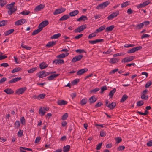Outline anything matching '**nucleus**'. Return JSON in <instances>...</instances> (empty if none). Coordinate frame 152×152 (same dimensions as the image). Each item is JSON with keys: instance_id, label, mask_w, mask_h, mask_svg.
<instances>
[{"instance_id": "f257e3e1", "label": "nucleus", "mask_w": 152, "mask_h": 152, "mask_svg": "<svg viewBox=\"0 0 152 152\" xmlns=\"http://www.w3.org/2000/svg\"><path fill=\"white\" fill-rule=\"evenodd\" d=\"M15 4V2H12L7 6V8L9 10L8 12V13L10 15L17 10V7L14 6Z\"/></svg>"}, {"instance_id": "f03ea898", "label": "nucleus", "mask_w": 152, "mask_h": 152, "mask_svg": "<svg viewBox=\"0 0 152 152\" xmlns=\"http://www.w3.org/2000/svg\"><path fill=\"white\" fill-rule=\"evenodd\" d=\"M66 10V9L63 8H61L56 10L53 13L54 15H57L61 14Z\"/></svg>"}, {"instance_id": "7ed1b4c3", "label": "nucleus", "mask_w": 152, "mask_h": 152, "mask_svg": "<svg viewBox=\"0 0 152 152\" xmlns=\"http://www.w3.org/2000/svg\"><path fill=\"white\" fill-rule=\"evenodd\" d=\"M134 58V56H132L127 57L123 59L121 62L122 63H126L130 62Z\"/></svg>"}, {"instance_id": "20e7f679", "label": "nucleus", "mask_w": 152, "mask_h": 152, "mask_svg": "<svg viewBox=\"0 0 152 152\" xmlns=\"http://www.w3.org/2000/svg\"><path fill=\"white\" fill-rule=\"evenodd\" d=\"M27 89L26 87L20 88L16 91L15 92L16 94L19 95L22 94Z\"/></svg>"}, {"instance_id": "39448f33", "label": "nucleus", "mask_w": 152, "mask_h": 152, "mask_svg": "<svg viewBox=\"0 0 152 152\" xmlns=\"http://www.w3.org/2000/svg\"><path fill=\"white\" fill-rule=\"evenodd\" d=\"M83 57V55H80L77 56L73 58L72 61L73 62H75L77 61L80 60Z\"/></svg>"}, {"instance_id": "423d86ee", "label": "nucleus", "mask_w": 152, "mask_h": 152, "mask_svg": "<svg viewBox=\"0 0 152 152\" xmlns=\"http://www.w3.org/2000/svg\"><path fill=\"white\" fill-rule=\"evenodd\" d=\"M86 27V25H83L80 26L78 28L75 29V33L80 32L81 31L84 29Z\"/></svg>"}, {"instance_id": "0eeeda50", "label": "nucleus", "mask_w": 152, "mask_h": 152, "mask_svg": "<svg viewBox=\"0 0 152 152\" xmlns=\"http://www.w3.org/2000/svg\"><path fill=\"white\" fill-rule=\"evenodd\" d=\"M45 7V5L42 4H41L37 6L34 9L35 12H38L40 11Z\"/></svg>"}, {"instance_id": "6e6552de", "label": "nucleus", "mask_w": 152, "mask_h": 152, "mask_svg": "<svg viewBox=\"0 0 152 152\" xmlns=\"http://www.w3.org/2000/svg\"><path fill=\"white\" fill-rule=\"evenodd\" d=\"M141 48L142 47L141 46H139L136 48H134L129 50L128 51V53H134L136 51L140 50Z\"/></svg>"}, {"instance_id": "1a4fd4ad", "label": "nucleus", "mask_w": 152, "mask_h": 152, "mask_svg": "<svg viewBox=\"0 0 152 152\" xmlns=\"http://www.w3.org/2000/svg\"><path fill=\"white\" fill-rule=\"evenodd\" d=\"M26 20L24 19H22L18 20L15 22V24L16 25H22L26 22Z\"/></svg>"}, {"instance_id": "9d476101", "label": "nucleus", "mask_w": 152, "mask_h": 152, "mask_svg": "<svg viewBox=\"0 0 152 152\" xmlns=\"http://www.w3.org/2000/svg\"><path fill=\"white\" fill-rule=\"evenodd\" d=\"M48 24V21H43L39 24L38 27H39L42 29L43 27L46 26Z\"/></svg>"}, {"instance_id": "9b49d317", "label": "nucleus", "mask_w": 152, "mask_h": 152, "mask_svg": "<svg viewBox=\"0 0 152 152\" xmlns=\"http://www.w3.org/2000/svg\"><path fill=\"white\" fill-rule=\"evenodd\" d=\"M48 72H45V71H43L39 73V78H42L46 77L48 75Z\"/></svg>"}, {"instance_id": "f8f14e48", "label": "nucleus", "mask_w": 152, "mask_h": 152, "mask_svg": "<svg viewBox=\"0 0 152 152\" xmlns=\"http://www.w3.org/2000/svg\"><path fill=\"white\" fill-rule=\"evenodd\" d=\"M149 2L148 1H146L145 2H144L142 4H138L137 6V8H142L144 7L145 6H146L148 5L149 3Z\"/></svg>"}, {"instance_id": "ddd939ff", "label": "nucleus", "mask_w": 152, "mask_h": 152, "mask_svg": "<svg viewBox=\"0 0 152 152\" xmlns=\"http://www.w3.org/2000/svg\"><path fill=\"white\" fill-rule=\"evenodd\" d=\"M21 79V78L20 77L15 78L10 80L8 83L9 84L14 83L20 80Z\"/></svg>"}, {"instance_id": "4468645a", "label": "nucleus", "mask_w": 152, "mask_h": 152, "mask_svg": "<svg viewBox=\"0 0 152 152\" xmlns=\"http://www.w3.org/2000/svg\"><path fill=\"white\" fill-rule=\"evenodd\" d=\"M88 71V69L87 68H84L80 70L77 72V74L78 75H81L86 72Z\"/></svg>"}, {"instance_id": "2eb2a0df", "label": "nucleus", "mask_w": 152, "mask_h": 152, "mask_svg": "<svg viewBox=\"0 0 152 152\" xmlns=\"http://www.w3.org/2000/svg\"><path fill=\"white\" fill-rule=\"evenodd\" d=\"M57 104L60 106L66 104L67 102L64 100H58L57 102Z\"/></svg>"}, {"instance_id": "dca6fc26", "label": "nucleus", "mask_w": 152, "mask_h": 152, "mask_svg": "<svg viewBox=\"0 0 152 152\" xmlns=\"http://www.w3.org/2000/svg\"><path fill=\"white\" fill-rule=\"evenodd\" d=\"M48 64L45 62H42L39 64V68L41 69H43L47 67Z\"/></svg>"}, {"instance_id": "f3484780", "label": "nucleus", "mask_w": 152, "mask_h": 152, "mask_svg": "<svg viewBox=\"0 0 152 152\" xmlns=\"http://www.w3.org/2000/svg\"><path fill=\"white\" fill-rule=\"evenodd\" d=\"M88 19V18L85 15H82L80 18L77 19V20L78 21H84L85 20H87Z\"/></svg>"}, {"instance_id": "a211bd4d", "label": "nucleus", "mask_w": 152, "mask_h": 152, "mask_svg": "<svg viewBox=\"0 0 152 152\" xmlns=\"http://www.w3.org/2000/svg\"><path fill=\"white\" fill-rule=\"evenodd\" d=\"M56 41L49 42L46 44V46L48 48L52 47L56 44Z\"/></svg>"}, {"instance_id": "6ab92c4d", "label": "nucleus", "mask_w": 152, "mask_h": 152, "mask_svg": "<svg viewBox=\"0 0 152 152\" xmlns=\"http://www.w3.org/2000/svg\"><path fill=\"white\" fill-rule=\"evenodd\" d=\"M79 12V11L78 10H76L70 12L69 13V15L72 17L78 14Z\"/></svg>"}, {"instance_id": "aec40b11", "label": "nucleus", "mask_w": 152, "mask_h": 152, "mask_svg": "<svg viewBox=\"0 0 152 152\" xmlns=\"http://www.w3.org/2000/svg\"><path fill=\"white\" fill-rule=\"evenodd\" d=\"M4 91L8 94H10L14 93V91L11 88H7L5 89Z\"/></svg>"}, {"instance_id": "412c9836", "label": "nucleus", "mask_w": 152, "mask_h": 152, "mask_svg": "<svg viewBox=\"0 0 152 152\" xmlns=\"http://www.w3.org/2000/svg\"><path fill=\"white\" fill-rule=\"evenodd\" d=\"M59 75L58 74H54L49 76L48 78V79L49 80H51L53 79L54 78H56Z\"/></svg>"}, {"instance_id": "4be33fe9", "label": "nucleus", "mask_w": 152, "mask_h": 152, "mask_svg": "<svg viewBox=\"0 0 152 152\" xmlns=\"http://www.w3.org/2000/svg\"><path fill=\"white\" fill-rule=\"evenodd\" d=\"M69 18V15H65L61 17L60 19V21H64L68 19Z\"/></svg>"}, {"instance_id": "5701e85b", "label": "nucleus", "mask_w": 152, "mask_h": 152, "mask_svg": "<svg viewBox=\"0 0 152 152\" xmlns=\"http://www.w3.org/2000/svg\"><path fill=\"white\" fill-rule=\"evenodd\" d=\"M45 111L44 110V109L42 107H41L39 110V114L41 115H44L45 113Z\"/></svg>"}, {"instance_id": "b1692460", "label": "nucleus", "mask_w": 152, "mask_h": 152, "mask_svg": "<svg viewBox=\"0 0 152 152\" xmlns=\"http://www.w3.org/2000/svg\"><path fill=\"white\" fill-rule=\"evenodd\" d=\"M96 100V99L95 96H93L89 99V102L90 103L95 102Z\"/></svg>"}, {"instance_id": "393cba45", "label": "nucleus", "mask_w": 152, "mask_h": 152, "mask_svg": "<svg viewBox=\"0 0 152 152\" xmlns=\"http://www.w3.org/2000/svg\"><path fill=\"white\" fill-rule=\"evenodd\" d=\"M105 26H102L99 28H98L97 29L96 31V32L97 33L98 32H100L103 30H104L105 28Z\"/></svg>"}, {"instance_id": "a878e982", "label": "nucleus", "mask_w": 152, "mask_h": 152, "mask_svg": "<svg viewBox=\"0 0 152 152\" xmlns=\"http://www.w3.org/2000/svg\"><path fill=\"white\" fill-rule=\"evenodd\" d=\"M114 25H111L106 28V31H111L114 28Z\"/></svg>"}, {"instance_id": "bb28decb", "label": "nucleus", "mask_w": 152, "mask_h": 152, "mask_svg": "<svg viewBox=\"0 0 152 152\" xmlns=\"http://www.w3.org/2000/svg\"><path fill=\"white\" fill-rule=\"evenodd\" d=\"M116 90L115 88H114L112 90L110 91L109 93V95L110 96V98H112L113 95L116 92Z\"/></svg>"}, {"instance_id": "cd10ccee", "label": "nucleus", "mask_w": 152, "mask_h": 152, "mask_svg": "<svg viewBox=\"0 0 152 152\" xmlns=\"http://www.w3.org/2000/svg\"><path fill=\"white\" fill-rule=\"evenodd\" d=\"M61 36V34L60 33L54 34L51 37V38L52 39H57L60 37Z\"/></svg>"}, {"instance_id": "c85d7f7f", "label": "nucleus", "mask_w": 152, "mask_h": 152, "mask_svg": "<svg viewBox=\"0 0 152 152\" xmlns=\"http://www.w3.org/2000/svg\"><path fill=\"white\" fill-rule=\"evenodd\" d=\"M14 31V30L13 29L9 30L5 33V36H8L12 33Z\"/></svg>"}, {"instance_id": "c756f323", "label": "nucleus", "mask_w": 152, "mask_h": 152, "mask_svg": "<svg viewBox=\"0 0 152 152\" xmlns=\"http://www.w3.org/2000/svg\"><path fill=\"white\" fill-rule=\"evenodd\" d=\"M116 106V103L115 102H113L111 104H108V107L110 109H113Z\"/></svg>"}, {"instance_id": "7c9ffc66", "label": "nucleus", "mask_w": 152, "mask_h": 152, "mask_svg": "<svg viewBox=\"0 0 152 152\" xmlns=\"http://www.w3.org/2000/svg\"><path fill=\"white\" fill-rule=\"evenodd\" d=\"M87 102V99L85 98L82 99L80 101V104L81 105L86 104Z\"/></svg>"}, {"instance_id": "2f4dec72", "label": "nucleus", "mask_w": 152, "mask_h": 152, "mask_svg": "<svg viewBox=\"0 0 152 152\" xmlns=\"http://www.w3.org/2000/svg\"><path fill=\"white\" fill-rule=\"evenodd\" d=\"M128 96L126 94L123 95L121 100V102H124L128 98Z\"/></svg>"}, {"instance_id": "473e14b6", "label": "nucleus", "mask_w": 152, "mask_h": 152, "mask_svg": "<svg viewBox=\"0 0 152 152\" xmlns=\"http://www.w3.org/2000/svg\"><path fill=\"white\" fill-rule=\"evenodd\" d=\"M21 69V68L20 67H17L14 68L13 70L12 71V73H14L16 72L20 71Z\"/></svg>"}, {"instance_id": "72a5a7b5", "label": "nucleus", "mask_w": 152, "mask_h": 152, "mask_svg": "<svg viewBox=\"0 0 152 152\" xmlns=\"http://www.w3.org/2000/svg\"><path fill=\"white\" fill-rule=\"evenodd\" d=\"M38 29L35 30L34 31L32 34V35H35L38 33H39L42 30V29L40 28L39 27H38Z\"/></svg>"}, {"instance_id": "f704fd0d", "label": "nucleus", "mask_w": 152, "mask_h": 152, "mask_svg": "<svg viewBox=\"0 0 152 152\" xmlns=\"http://www.w3.org/2000/svg\"><path fill=\"white\" fill-rule=\"evenodd\" d=\"M30 13V12L28 10H25L22 12L20 13V14L25 15H27Z\"/></svg>"}, {"instance_id": "c9c22d12", "label": "nucleus", "mask_w": 152, "mask_h": 152, "mask_svg": "<svg viewBox=\"0 0 152 152\" xmlns=\"http://www.w3.org/2000/svg\"><path fill=\"white\" fill-rule=\"evenodd\" d=\"M118 61V60L116 58H111L110 59V63L112 64L115 63L117 62Z\"/></svg>"}, {"instance_id": "e433bc0d", "label": "nucleus", "mask_w": 152, "mask_h": 152, "mask_svg": "<svg viewBox=\"0 0 152 152\" xmlns=\"http://www.w3.org/2000/svg\"><path fill=\"white\" fill-rule=\"evenodd\" d=\"M70 146L68 145L64 146L63 148V151L64 152H67L70 149Z\"/></svg>"}, {"instance_id": "4c0bfd02", "label": "nucleus", "mask_w": 152, "mask_h": 152, "mask_svg": "<svg viewBox=\"0 0 152 152\" xmlns=\"http://www.w3.org/2000/svg\"><path fill=\"white\" fill-rule=\"evenodd\" d=\"M97 33H96V31H95L94 32L90 34L89 35L88 37V38L91 39L92 38L95 37L96 36V34Z\"/></svg>"}, {"instance_id": "58836bf2", "label": "nucleus", "mask_w": 152, "mask_h": 152, "mask_svg": "<svg viewBox=\"0 0 152 152\" xmlns=\"http://www.w3.org/2000/svg\"><path fill=\"white\" fill-rule=\"evenodd\" d=\"M45 96V95L44 94H41L38 96V99L40 100L41 99H43Z\"/></svg>"}, {"instance_id": "ea45409f", "label": "nucleus", "mask_w": 152, "mask_h": 152, "mask_svg": "<svg viewBox=\"0 0 152 152\" xmlns=\"http://www.w3.org/2000/svg\"><path fill=\"white\" fill-rule=\"evenodd\" d=\"M7 21L6 20H3L1 21L0 22V26H3L5 25H6L7 23Z\"/></svg>"}, {"instance_id": "a19ab883", "label": "nucleus", "mask_w": 152, "mask_h": 152, "mask_svg": "<svg viewBox=\"0 0 152 152\" xmlns=\"http://www.w3.org/2000/svg\"><path fill=\"white\" fill-rule=\"evenodd\" d=\"M21 47L23 48H25L27 50H30L31 49V48L30 47L28 46H27L24 45L23 43L21 44Z\"/></svg>"}, {"instance_id": "79ce46f5", "label": "nucleus", "mask_w": 152, "mask_h": 152, "mask_svg": "<svg viewBox=\"0 0 152 152\" xmlns=\"http://www.w3.org/2000/svg\"><path fill=\"white\" fill-rule=\"evenodd\" d=\"M68 117V114L67 113H65L62 116L61 119L63 120H65Z\"/></svg>"}, {"instance_id": "37998d69", "label": "nucleus", "mask_w": 152, "mask_h": 152, "mask_svg": "<svg viewBox=\"0 0 152 152\" xmlns=\"http://www.w3.org/2000/svg\"><path fill=\"white\" fill-rule=\"evenodd\" d=\"M135 46L134 44H126L124 45V47L126 48H129L130 47H132Z\"/></svg>"}, {"instance_id": "c03bdc74", "label": "nucleus", "mask_w": 152, "mask_h": 152, "mask_svg": "<svg viewBox=\"0 0 152 152\" xmlns=\"http://www.w3.org/2000/svg\"><path fill=\"white\" fill-rule=\"evenodd\" d=\"M110 3V2L108 1H107L105 2H104L102 3L104 8L107 7Z\"/></svg>"}, {"instance_id": "a18cd8bd", "label": "nucleus", "mask_w": 152, "mask_h": 152, "mask_svg": "<svg viewBox=\"0 0 152 152\" xmlns=\"http://www.w3.org/2000/svg\"><path fill=\"white\" fill-rule=\"evenodd\" d=\"M152 84V82L149 80L148 81L145 85V87L146 88H148Z\"/></svg>"}, {"instance_id": "49530a36", "label": "nucleus", "mask_w": 152, "mask_h": 152, "mask_svg": "<svg viewBox=\"0 0 152 152\" xmlns=\"http://www.w3.org/2000/svg\"><path fill=\"white\" fill-rule=\"evenodd\" d=\"M37 69V68L36 67L33 68H32L31 69L28 70V72L29 73H32L34 72L35 71H36Z\"/></svg>"}, {"instance_id": "de8ad7c7", "label": "nucleus", "mask_w": 152, "mask_h": 152, "mask_svg": "<svg viewBox=\"0 0 152 152\" xmlns=\"http://www.w3.org/2000/svg\"><path fill=\"white\" fill-rule=\"evenodd\" d=\"M144 103L143 101L140 100L137 102V105L138 106H141Z\"/></svg>"}, {"instance_id": "09e8293b", "label": "nucleus", "mask_w": 152, "mask_h": 152, "mask_svg": "<svg viewBox=\"0 0 152 152\" xmlns=\"http://www.w3.org/2000/svg\"><path fill=\"white\" fill-rule=\"evenodd\" d=\"M145 94H142L141 98L142 99L146 100L148 99V96H145Z\"/></svg>"}, {"instance_id": "8fccbe9b", "label": "nucleus", "mask_w": 152, "mask_h": 152, "mask_svg": "<svg viewBox=\"0 0 152 152\" xmlns=\"http://www.w3.org/2000/svg\"><path fill=\"white\" fill-rule=\"evenodd\" d=\"M144 26V23H141L138 24L137 26V28L138 29H140L141 28H142L143 26Z\"/></svg>"}, {"instance_id": "3c124183", "label": "nucleus", "mask_w": 152, "mask_h": 152, "mask_svg": "<svg viewBox=\"0 0 152 152\" xmlns=\"http://www.w3.org/2000/svg\"><path fill=\"white\" fill-rule=\"evenodd\" d=\"M23 134V132L21 130H20L18 133V136L20 137H22Z\"/></svg>"}, {"instance_id": "603ef678", "label": "nucleus", "mask_w": 152, "mask_h": 152, "mask_svg": "<svg viewBox=\"0 0 152 152\" xmlns=\"http://www.w3.org/2000/svg\"><path fill=\"white\" fill-rule=\"evenodd\" d=\"M99 90V88H96L91 90V93H95Z\"/></svg>"}, {"instance_id": "864d4df0", "label": "nucleus", "mask_w": 152, "mask_h": 152, "mask_svg": "<svg viewBox=\"0 0 152 152\" xmlns=\"http://www.w3.org/2000/svg\"><path fill=\"white\" fill-rule=\"evenodd\" d=\"M106 135V133L105 131L103 130H102L100 132V136L101 137H104Z\"/></svg>"}, {"instance_id": "5fc2aeb1", "label": "nucleus", "mask_w": 152, "mask_h": 152, "mask_svg": "<svg viewBox=\"0 0 152 152\" xmlns=\"http://www.w3.org/2000/svg\"><path fill=\"white\" fill-rule=\"evenodd\" d=\"M104 8L102 4L101 3L99 5H98L96 7V9L97 10H99L100 9H103Z\"/></svg>"}, {"instance_id": "6e6d98bb", "label": "nucleus", "mask_w": 152, "mask_h": 152, "mask_svg": "<svg viewBox=\"0 0 152 152\" xmlns=\"http://www.w3.org/2000/svg\"><path fill=\"white\" fill-rule=\"evenodd\" d=\"M0 5L1 7L3 6L6 4V1L5 0H0Z\"/></svg>"}, {"instance_id": "4d7b16f0", "label": "nucleus", "mask_w": 152, "mask_h": 152, "mask_svg": "<svg viewBox=\"0 0 152 152\" xmlns=\"http://www.w3.org/2000/svg\"><path fill=\"white\" fill-rule=\"evenodd\" d=\"M75 51L76 53H86L84 50L83 49H77Z\"/></svg>"}, {"instance_id": "13d9d810", "label": "nucleus", "mask_w": 152, "mask_h": 152, "mask_svg": "<svg viewBox=\"0 0 152 152\" xmlns=\"http://www.w3.org/2000/svg\"><path fill=\"white\" fill-rule=\"evenodd\" d=\"M128 4V2H126L123 3H122L121 5V7L122 8L124 7H126Z\"/></svg>"}, {"instance_id": "bf43d9fd", "label": "nucleus", "mask_w": 152, "mask_h": 152, "mask_svg": "<svg viewBox=\"0 0 152 152\" xmlns=\"http://www.w3.org/2000/svg\"><path fill=\"white\" fill-rule=\"evenodd\" d=\"M102 104V102H99L95 105V108H98L100 107V106Z\"/></svg>"}, {"instance_id": "052dcab7", "label": "nucleus", "mask_w": 152, "mask_h": 152, "mask_svg": "<svg viewBox=\"0 0 152 152\" xmlns=\"http://www.w3.org/2000/svg\"><path fill=\"white\" fill-rule=\"evenodd\" d=\"M150 35L148 34H144L141 36V38H148L149 37Z\"/></svg>"}, {"instance_id": "680f3d73", "label": "nucleus", "mask_w": 152, "mask_h": 152, "mask_svg": "<svg viewBox=\"0 0 152 152\" xmlns=\"http://www.w3.org/2000/svg\"><path fill=\"white\" fill-rule=\"evenodd\" d=\"M41 139V138L40 136H39L38 137H37L35 139V143H38L40 141Z\"/></svg>"}, {"instance_id": "e2e57ef3", "label": "nucleus", "mask_w": 152, "mask_h": 152, "mask_svg": "<svg viewBox=\"0 0 152 152\" xmlns=\"http://www.w3.org/2000/svg\"><path fill=\"white\" fill-rule=\"evenodd\" d=\"M64 63V61L62 59H58L57 60L56 63L58 64H62Z\"/></svg>"}, {"instance_id": "0e129e2a", "label": "nucleus", "mask_w": 152, "mask_h": 152, "mask_svg": "<svg viewBox=\"0 0 152 152\" xmlns=\"http://www.w3.org/2000/svg\"><path fill=\"white\" fill-rule=\"evenodd\" d=\"M7 80V78L3 77L0 80V85L2 84Z\"/></svg>"}, {"instance_id": "69168bd1", "label": "nucleus", "mask_w": 152, "mask_h": 152, "mask_svg": "<svg viewBox=\"0 0 152 152\" xmlns=\"http://www.w3.org/2000/svg\"><path fill=\"white\" fill-rule=\"evenodd\" d=\"M115 140L117 143H119L121 142L122 140V139L121 137H116L115 139Z\"/></svg>"}, {"instance_id": "338daca9", "label": "nucleus", "mask_w": 152, "mask_h": 152, "mask_svg": "<svg viewBox=\"0 0 152 152\" xmlns=\"http://www.w3.org/2000/svg\"><path fill=\"white\" fill-rule=\"evenodd\" d=\"M79 81V79H75V80H74L72 82V83L73 85H75L76 84H77V83H78Z\"/></svg>"}, {"instance_id": "774afa93", "label": "nucleus", "mask_w": 152, "mask_h": 152, "mask_svg": "<svg viewBox=\"0 0 152 152\" xmlns=\"http://www.w3.org/2000/svg\"><path fill=\"white\" fill-rule=\"evenodd\" d=\"M147 145L149 146L150 147L152 146V140H150L147 143Z\"/></svg>"}]
</instances>
